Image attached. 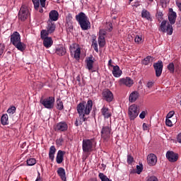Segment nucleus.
<instances>
[{
	"instance_id": "nucleus-7",
	"label": "nucleus",
	"mask_w": 181,
	"mask_h": 181,
	"mask_svg": "<svg viewBox=\"0 0 181 181\" xmlns=\"http://www.w3.org/2000/svg\"><path fill=\"white\" fill-rule=\"evenodd\" d=\"M40 36L46 49H49V47H52V46H53V39H52L51 37H49V35H47L45 31H41Z\"/></svg>"
},
{
	"instance_id": "nucleus-59",
	"label": "nucleus",
	"mask_w": 181,
	"mask_h": 181,
	"mask_svg": "<svg viewBox=\"0 0 181 181\" xmlns=\"http://www.w3.org/2000/svg\"><path fill=\"white\" fill-rule=\"evenodd\" d=\"M149 1H153V0H149Z\"/></svg>"
},
{
	"instance_id": "nucleus-23",
	"label": "nucleus",
	"mask_w": 181,
	"mask_h": 181,
	"mask_svg": "<svg viewBox=\"0 0 181 181\" xmlns=\"http://www.w3.org/2000/svg\"><path fill=\"white\" fill-rule=\"evenodd\" d=\"M138 98H139V93L138 91H133L129 96V103H135Z\"/></svg>"
},
{
	"instance_id": "nucleus-51",
	"label": "nucleus",
	"mask_w": 181,
	"mask_h": 181,
	"mask_svg": "<svg viewBox=\"0 0 181 181\" xmlns=\"http://www.w3.org/2000/svg\"><path fill=\"white\" fill-rule=\"evenodd\" d=\"M99 36H105V31L104 30H100L99 32Z\"/></svg>"
},
{
	"instance_id": "nucleus-5",
	"label": "nucleus",
	"mask_w": 181,
	"mask_h": 181,
	"mask_svg": "<svg viewBox=\"0 0 181 181\" xmlns=\"http://www.w3.org/2000/svg\"><path fill=\"white\" fill-rule=\"evenodd\" d=\"M29 16H30L29 8H28L26 5H23L18 12V19L22 22H24V21H26Z\"/></svg>"
},
{
	"instance_id": "nucleus-11",
	"label": "nucleus",
	"mask_w": 181,
	"mask_h": 181,
	"mask_svg": "<svg viewBox=\"0 0 181 181\" xmlns=\"http://www.w3.org/2000/svg\"><path fill=\"white\" fill-rule=\"evenodd\" d=\"M153 67L156 71V77H160L163 70V62H162L160 60L158 61V62L153 64Z\"/></svg>"
},
{
	"instance_id": "nucleus-2",
	"label": "nucleus",
	"mask_w": 181,
	"mask_h": 181,
	"mask_svg": "<svg viewBox=\"0 0 181 181\" xmlns=\"http://www.w3.org/2000/svg\"><path fill=\"white\" fill-rule=\"evenodd\" d=\"M177 16L176 12L173 11V8H169L168 20L170 24L169 23H168V21H163L161 22L160 30L163 33H167V35H170L173 33V27L172 25H175V23H176Z\"/></svg>"
},
{
	"instance_id": "nucleus-32",
	"label": "nucleus",
	"mask_w": 181,
	"mask_h": 181,
	"mask_svg": "<svg viewBox=\"0 0 181 181\" xmlns=\"http://www.w3.org/2000/svg\"><path fill=\"white\" fill-rule=\"evenodd\" d=\"M135 43H137V45H141V43H144V37L142 35H137L135 36L134 38Z\"/></svg>"
},
{
	"instance_id": "nucleus-55",
	"label": "nucleus",
	"mask_w": 181,
	"mask_h": 181,
	"mask_svg": "<svg viewBox=\"0 0 181 181\" xmlns=\"http://www.w3.org/2000/svg\"><path fill=\"white\" fill-rule=\"evenodd\" d=\"M35 181H40V173H38V175Z\"/></svg>"
},
{
	"instance_id": "nucleus-49",
	"label": "nucleus",
	"mask_w": 181,
	"mask_h": 181,
	"mask_svg": "<svg viewBox=\"0 0 181 181\" xmlns=\"http://www.w3.org/2000/svg\"><path fill=\"white\" fill-rule=\"evenodd\" d=\"M143 129L144 131H148L149 130V127L146 123L143 124Z\"/></svg>"
},
{
	"instance_id": "nucleus-53",
	"label": "nucleus",
	"mask_w": 181,
	"mask_h": 181,
	"mask_svg": "<svg viewBox=\"0 0 181 181\" xmlns=\"http://www.w3.org/2000/svg\"><path fill=\"white\" fill-rule=\"evenodd\" d=\"M108 66L109 67H115V66L112 65V60L110 59L108 62Z\"/></svg>"
},
{
	"instance_id": "nucleus-6",
	"label": "nucleus",
	"mask_w": 181,
	"mask_h": 181,
	"mask_svg": "<svg viewBox=\"0 0 181 181\" xmlns=\"http://www.w3.org/2000/svg\"><path fill=\"white\" fill-rule=\"evenodd\" d=\"M94 148V139H83L82 142V149L85 153L91 152Z\"/></svg>"
},
{
	"instance_id": "nucleus-25",
	"label": "nucleus",
	"mask_w": 181,
	"mask_h": 181,
	"mask_svg": "<svg viewBox=\"0 0 181 181\" xmlns=\"http://www.w3.org/2000/svg\"><path fill=\"white\" fill-rule=\"evenodd\" d=\"M57 173L58 176H59V177L62 179V180H63V181L66 180V170H64V168H59L57 171Z\"/></svg>"
},
{
	"instance_id": "nucleus-44",
	"label": "nucleus",
	"mask_w": 181,
	"mask_h": 181,
	"mask_svg": "<svg viewBox=\"0 0 181 181\" xmlns=\"http://www.w3.org/2000/svg\"><path fill=\"white\" fill-rule=\"evenodd\" d=\"M146 181H158V177L155 176L148 177Z\"/></svg>"
},
{
	"instance_id": "nucleus-58",
	"label": "nucleus",
	"mask_w": 181,
	"mask_h": 181,
	"mask_svg": "<svg viewBox=\"0 0 181 181\" xmlns=\"http://www.w3.org/2000/svg\"><path fill=\"white\" fill-rule=\"evenodd\" d=\"M132 1H134V0H129L130 2H132Z\"/></svg>"
},
{
	"instance_id": "nucleus-57",
	"label": "nucleus",
	"mask_w": 181,
	"mask_h": 181,
	"mask_svg": "<svg viewBox=\"0 0 181 181\" xmlns=\"http://www.w3.org/2000/svg\"><path fill=\"white\" fill-rule=\"evenodd\" d=\"M40 13L43 12V8H41V10H40Z\"/></svg>"
},
{
	"instance_id": "nucleus-52",
	"label": "nucleus",
	"mask_w": 181,
	"mask_h": 181,
	"mask_svg": "<svg viewBox=\"0 0 181 181\" xmlns=\"http://www.w3.org/2000/svg\"><path fill=\"white\" fill-rule=\"evenodd\" d=\"M177 141L179 142V144H181V133L178 134L177 136Z\"/></svg>"
},
{
	"instance_id": "nucleus-20",
	"label": "nucleus",
	"mask_w": 181,
	"mask_h": 181,
	"mask_svg": "<svg viewBox=\"0 0 181 181\" xmlns=\"http://www.w3.org/2000/svg\"><path fill=\"white\" fill-rule=\"evenodd\" d=\"M119 84L127 86V87H131L134 84V81L131 79L129 77H127L125 78H121L119 80Z\"/></svg>"
},
{
	"instance_id": "nucleus-1",
	"label": "nucleus",
	"mask_w": 181,
	"mask_h": 181,
	"mask_svg": "<svg viewBox=\"0 0 181 181\" xmlns=\"http://www.w3.org/2000/svg\"><path fill=\"white\" fill-rule=\"evenodd\" d=\"M93 110V100H89L87 101V103H79L76 107V111L78 114V117L76 119L75 125L78 127V125H83V122L87 121V115H90Z\"/></svg>"
},
{
	"instance_id": "nucleus-40",
	"label": "nucleus",
	"mask_w": 181,
	"mask_h": 181,
	"mask_svg": "<svg viewBox=\"0 0 181 181\" xmlns=\"http://www.w3.org/2000/svg\"><path fill=\"white\" fill-rule=\"evenodd\" d=\"M156 16L158 19V21H162L163 18V13L160 11L157 12Z\"/></svg>"
},
{
	"instance_id": "nucleus-54",
	"label": "nucleus",
	"mask_w": 181,
	"mask_h": 181,
	"mask_svg": "<svg viewBox=\"0 0 181 181\" xmlns=\"http://www.w3.org/2000/svg\"><path fill=\"white\" fill-rule=\"evenodd\" d=\"M71 19H73V17H71V14H69L66 17V20L67 21H71Z\"/></svg>"
},
{
	"instance_id": "nucleus-3",
	"label": "nucleus",
	"mask_w": 181,
	"mask_h": 181,
	"mask_svg": "<svg viewBox=\"0 0 181 181\" xmlns=\"http://www.w3.org/2000/svg\"><path fill=\"white\" fill-rule=\"evenodd\" d=\"M76 19L78 22L82 30H88V29H90L91 23H90V20L86 16V13L83 12L79 13L76 16Z\"/></svg>"
},
{
	"instance_id": "nucleus-24",
	"label": "nucleus",
	"mask_w": 181,
	"mask_h": 181,
	"mask_svg": "<svg viewBox=\"0 0 181 181\" xmlns=\"http://www.w3.org/2000/svg\"><path fill=\"white\" fill-rule=\"evenodd\" d=\"M55 53L58 56H64V54H66V48H64V47L62 45H59L56 47Z\"/></svg>"
},
{
	"instance_id": "nucleus-9",
	"label": "nucleus",
	"mask_w": 181,
	"mask_h": 181,
	"mask_svg": "<svg viewBox=\"0 0 181 181\" xmlns=\"http://www.w3.org/2000/svg\"><path fill=\"white\" fill-rule=\"evenodd\" d=\"M139 115V110H138V105H132L129 107V117L131 121H134L136 117Z\"/></svg>"
},
{
	"instance_id": "nucleus-21",
	"label": "nucleus",
	"mask_w": 181,
	"mask_h": 181,
	"mask_svg": "<svg viewBox=\"0 0 181 181\" xmlns=\"http://www.w3.org/2000/svg\"><path fill=\"white\" fill-rule=\"evenodd\" d=\"M66 154V151H63L62 150H59L57 154V158H56V160H57V163H62L63 162V160H64V155Z\"/></svg>"
},
{
	"instance_id": "nucleus-14",
	"label": "nucleus",
	"mask_w": 181,
	"mask_h": 181,
	"mask_svg": "<svg viewBox=\"0 0 181 181\" xmlns=\"http://www.w3.org/2000/svg\"><path fill=\"white\" fill-rule=\"evenodd\" d=\"M158 163V157L153 153H150L147 156V163L149 166H155Z\"/></svg>"
},
{
	"instance_id": "nucleus-12",
	"label": "nucleus",
	"mask_w": 181,
	"mask_h": 181,
	"mask_svg": "<svg viewBox=\"0 0 181 181\" xmlns=\"http://www.w3.org/2000/svg\"><path fill=\"white\" fill-rule=\"evenodd\" d=\"M102 96L103 100L105 101H107V103H111L114 100V94H112V92L109 89H105L103 90L102 93Z\"/></svg>"
},
{
	"instance_id": "nucleus-45",
	"label": "nucleus",
	"mask_w": 181,
	"mask_h": 181,
	"mask_svg": "<svg viewBox=\"0 0 181 181\" xmlns=\"http://www.w3.org/2000/svg\"><path fill=\"white\" fill-rule=\"evenodd\" d=\"M154 82L153 81H148L146 84V87L148 88H152L153 87Z\"/></svg>"
},
{
	"instance_id": "nucleus-17",
	"label": "nucleus",
	"mask_w": 181,
	"mask_h": 181,
	"mask_svg": "<svg viewBox=\"0 0 181 181\" xmlns=\"http://www.w3.org/2000/svg\"><path fill=\"white\" fill-rule=\"evenodd\" d=\"M32 2L35 11L39 9V6H40V5L42 8H45V6H46V0H32Z\"/></svg>"
},
{
	"instance_id": "nucleus-29",
	"label": "nucleus",
	"mask_w": 181,
	"mask_h": 181,
	"mask_svg": "<svg viewBox=\"0 0 181 181\" xmlns=\"http://www.w3.org/2000/svg\"><path fill=\"white\" fill-rule=\"evenodd\" d=\"M56 153V147L52 146L49 148V158L51 160H54V154Z\"/></svg>"
},
{
	"instance_id": "nucleus-37",
	"label": "nucleus",
	"mask_w": 181,
	"mask_h": 181,
	"mask_svg": "<svg viewBox=\"0 0 181 181\" xmlns=\"http://www.w3.org/2000/svg\"><path fill=\"white\" fill-rule=\"evenodd\" d=\"M92 46L95 50V52H96L97 53H98V44H97V41L93 40Z\"/></svg>"
},
{
	"instance_id": "nucleus-35",
	"label": "nucleus",
	"mask_w": 181,
	"mask_h": 181,
	"mask_svg": "<svg viewBox=\"0 0 181 181\" xmlns=\"http://www.w3.org/2000/svg\"><path fill=\"white\" fill-rule=\"evenodd\" d=\"M27 165H28V166H33L34 165H36V159H35V158L28 159Z\"/></svg>"
},
{
	"instance_id": "nucleus-41",
	"label": "nucleus",
	"mask_w": 181,
	"mask_h": 181,
	"mask_svg": "<svg viewBox=\"0 0 181 181\" xmlns=\"http://www.w3.org/2000/svg\"><path fill=\"white\" fill-rule=\"evenodd\" d=\"M4 52H5V45L4 44H0V56L4 54Z\"/></svg>"
},
{
	"instance_id": "nucleus-39",
	"label": "nucleus",
	"mask_w": 181,
	"mask_h": 181,
	"mask_svg": "<svg viewBox=\"0 0 181 181\" xmlns=\"http://www.w3.org/2000/svg\"><path fill=\"white\" fill-rule=\"evenodd\" d=\"M144 168L142 167V165H137L136 166V173L137 175H141V173H142Z\"/></svg>"
},
{
	"instance_id": "nucleus-42",
	"label": "nucleus",
	"mask_w": 181,
	"mask_h": 181,
	"mask_svg": "<svg viewBox=\"0 0 181 181\" xmlns=\"http://www.w3.org/2000/svg\"><path fill=\"white\" fill-rule=\"evenodd\" d=\"M132 162H134V157H132L131 155H128L127 156V163H129V165H131V163H132Z\"/></svg>"
},
{
	"instance_id": "nucleus-60",
	"label": "nucleus",
	"mask_w": 181,
	"mask_h": 181,
	"mask_svg": "<svg viewBox=\"0 0 181 181\" xmlns=\"http://www.w3.org/2000/svg\"><path fill=\"white\" fill-rule=\"evenodd\" d=\"M57 1H60V0H57Z\"/></svg>"
},
{
	"instance_id": "nucleus-15",
	"label": "nucleus",
	"mask_w": 181,
	"mask_h": 181,
	"mask_svg": "<svg viewBox=\"0 0 181 181\" xmlns=\"http://www.w3.org/2000/svg\"><path fill=\"white\" fill-rule=\"evenodd\" d=\"M67 128H69L67 123L65 122H60L56 124L54 129L59 132H64V131H67Z\"/></svg>"
},
{
	"instance_id": "nucleus-33",
	"label": "nucleus",
	"mask_w": 181,
	"mask_h": 181,
	"mask_svg": "<svg viewBox=\"0 0 181 181\" xmlns=\"http://www.w3.org/2000/svg\"><path fill=\"white\" fill-rule=\"evenodd\" d=\"M8 117L7 114H4L1 116V121L2 125H8Z\"/></svg>"
},
{
	"instance_id": "nucleus-19",
	"label": "nucleus",
	"mask_w": 181,
	"mask_h": 181,
	"mask_svg": "<svg viewBox=\"0 0 181 181\" xmlns=\"http://www.w3.org/2000/svg\"><path fill=\"white\" fill-rule=\"evenodd\" d=\"M49 19L48 21H51V22H56L59 20V12L56 10H52L49 13Z\"/></svg>"
},
{
	"instance_id": "nucleus-4",
	"label": "nucleus",
	"mask_w": 181,
	"mask_h": 181,
	"mask_svg": "<svg viewBox=\"0 0 181 181\" xmlns=\"http://www.w3.org/2000/svg\"><path fill=\"white\" fill-rule=\"evenodd\" d=\"M11 42L18 50L23 52L25 50V44L21 41V34L18 32H14L11 35Z\"/></svg>"
},
{
	"instance_id": "nucleus-18",
	"label": "nucleus",
	"mask_w": 181,
	"mask_h": 181,
	"mask_svg": "<svg viewBox=\"0 0 181 181\" xmlns=\"http://www.w3.org/2000/svg\"><path fill=\"white\" fill-rule=\"evenodd\" d=\"M70 52L71 54H74V57L76 59V60H79L80 54H81V51L79 47L76 48L74 47H71Z\"/></svg>"
},
{
	"instance_id": "nucleus-34",
	"label": "nucleus",
	"mask_w": 181,
	"mask_h": 181,
	"mask_svg": "<svg viewBox=\"0 0 181 181\" xmlns=\"http://www.w3.org/2000/svg\"><path fill=\"white\" fill-rule=\"evenodd\" d=\"M14 112H16V107L15 106H11L7 110V113L9 115H13Z\"/></svg>"
},
{
	"instance_id": "nucleus-30",
	"label": "nucleus",
	"mask_w": 181,
	"mask_h": 181,
	"mask_svg": "<svg viewBox=\"0 0 181 181\" xmlns=\"http://www.w3.org/2000/svg\"><path fill=\"white\" fill-rule=\"evenodd\" d=\"M155 60V58L148 56L146 58H144L143 61V64H145V66H148V64H151Z\"/></svg>"
},
{
	"instance_id": "nucleus-43",
	"label": "nucleus",
	"mask_w": 181,
	"mask_h": 181,
	"mask_svg": "<svg viewBox=\"0 0 181 181\" xmlns=\"http://www.w3.org/2000/svg\"><path fill=\"white\" fill-rule=\"evenodd\" d=\"M165 125H167V127H173V123H172V120L169 119H165Z\"/></svg>"
},
{
	"instance_id": "nucleus-31",
	"label": "nucleus",
	"mask_w": 181,
	"mask_h": 181,
	"mask_svg": "<svg viewBox=\"0 0 181 181\" xmlns=\"http://www.w3.org/2000/svg\"><path fill=\"white\" fill-rule=\"evenodd\" d=\"M98 45L100 47H104L105 45V37H104V35H99Z\"/></svg>"
},
{
	"instance_id": "nucleus-27",
	"label": "nucleus",
	"mask_w": 181,
	"mask_h": 181,
	"mask_svg": "<svg viewBox=\"0 0 181 181\" xmlns=\"http://www.w3.org/2000/svg\"><path fill=\"white\" fill-rule=\"evenodd\" d=\"M141 18H143V19H146L147 21H151L152 19L151 13L145 8L141 11Z\"/></svg>"
},
{
	"instance_id": "nucleus-50",
	"label": "nucleus",
	"mask_w": 181,
	"mask_h": 181,
	"mask_svg": "<svg viewBox=\"0 0 181 181\" xmlns=\"http://www.w3.org/2000/svg\"><path fill=\"white\" fill-rule=\"evenodd\" d=\"M63 144V138H59L57 140V145H62Z\"/></svg>"
},
{
	"instance_id": "nucleus-48",
	"label": "nucleus",
	"mask_w": 181,
	"mask_h": 181,
	"mask_svg": "<svg viewBox=\"0 0 181 181\" xmlns=\"http://www.w3.org/2000/svg\"><path fill=\"white\" fill-rule=\"evenodd\" d=\"M169 3V0H160V4H162L163 6H166Z\"/></svg>"
},
{
	"instance_id": "nucleus-8",
	"label": "nucleus",
	"mask_w": 181,
	"mask_h": 181,
	"mask_svg": "<svg viewBox=\"0 0 181 181\" xmlns=\"http://www.w3.org/2000/svg\"><path fill=\"white\" fill-rule=\"evenodd\" d=\"M40 103L45 108H47V110H52L54 107V98L50 96L45 99H41Z\"/></svg>"
},
{
	"instance_id": "nucleus-56",
	"label": "nucleus",
	"mask_w": 181,
	"mask_h": 181,
	"mask_svg": "<svg viewBox=\"0 0 181 181\" xmlns=\"http://www.w3.org/2000/svg\"><path fill=\"white\" fill-rule=\"evenodd\" d=\"M109 26H110V28H109V30H111L112 29V24L109 23Z\"/></svg>"
},
{
	"instance_id": "nucleus-10",
	"label": "nucleus",
	"mask_w": 181,
	"mask_h": 181,
	"mask_svg": "<svg viewBox=\"0 0 181 181\" xmlns=\"http://www.w3.org/2000/svg\"><path fill=\"white\" fill-rule=\"evenodd\" d=\"M111 136V127L105 126L102 128L101 130V137L104 141H107Z\"/></svg>"
},
{
	"instance_id": "nucleus-46",
	"label": "nucleus",
	"mask_w": 181,
	"mask_h": 181,
	"mask_svg": "<svg viewBox=\"0 0 181 181\" xmlns=\"http://www.w3.org/2000/svg\"><path fill=\"white\" fill-rule=\"evenodd\" d=\"M146 115V112L143 111L140 113L139 118H141V119H144V118H145Z\"/></svg>"
},
{
	"instance_id": "nucleus-28",
	"label": "nucleus",
	"mask_w": 181,
	"mask_h": 181,
	"mask_svg": "<svg viewBox=\"0 0 181 181\" xmlns=\"http://www.w3.org/2000/svg\"><path fill=\"white\" fill-rule=\"evenodd\" d=\"M102 115H103L104 118L108 119L111 117V111L107 107H103L101 109Z\"/></svg>"
},
{
	"instance_id": "nucleus-26",
	"label": "nucleus",
	"mask_w": 181,
	"mask_h": 181,
	"mask_svg": "<svg viewBox=\"0 0 181 181\" xmlns=\"http://www.w3.org/2000/svg\"><path fill=\"white\" fill-rule=\"evenodd\" d=\"M112 74L114 77H116V78L121 77V76H122V71H121V69H119V66H113Z\"/></svg>"
},
{
	"instance_id": "nucleus-16",
	"label": "nucleus",
	"mask_w": 181,
	"mask_h": 181,
	"mask_svg": "<svg viewBox=\"0 0 181 181\" xmlns=\"http://www.w3.org/2000/svg\"><path fill=\"white\" fill-rule=\"evenodd\" d=\"M166 158L169 162H176L179 159V155L173 151H168L166 153Z\"/></svg>"
},
{
	"instance_id": "nucleus-47",
	"label": "nucleus",
	"mask_w": 181,
	"mask_h": 181,
	"mask_svg": "<svg viewBox=\"0 0 181 181\" xmlns=\"http://www.w3.org/2000/svg\"><path fill=\"white\" fill-rule=\"evenodd\" d=\"M173 115H175V112H174V111H170V112H168V114L167 115L166 118H168V119L172 118V117H173Z\"/></svg>"
},
{
	"instance_id": "nucleus-22",
	"label": "nucleus",
	"mask_w": 181,
	"mask_h": 181,
	"mask_svg": "<svg viewBox=\"0 0 181 181\" xmlns=\"http://www.w3.org/2000/svg\"><path fill=\"white\" fill-rule=\"evenodd\" d=\"M94 60L95 59L94 57H93V56L89 57L86 60V69H88L89 71H91V70H93Z\"/></svg>"
},
{
	"instance_id": "nucleus-13",
	"label": "nucleus",
	"mask_w": 181,
	"mask_h": 181,
	"mask_svg": "<svg viewBox=\"0 0 181 181\" xmlns=\"http://www.w3.org/2000/svg\"><path fill=\"white\" fill-rule=\"evenodd\" d=\"M54 30H56V24L52 21H48L46 30H42L41 32H45L47 33L46 35H50L53 33Z\"/></svg>"
},
{
	"instance_id": "nucleus-36",
	"label": "nucleus",
	"mask_w": 181,
	"mask_h": 181,
	"mask_svg": "<svg viewBox=\"0 0 181 181\" xmlns=\"http://www.w3.org/2000/svg\"><path fill=\"white\" fill-rule=\"evenodd\" d=\"M168 69L170 71V73H174V71H175V64H173V63H170L168 66Z\"/></svg>"
},
{
	"instance_id": "nucleus-38",
	"label": "nucleus",
	"mask_w": 181,
	"mask_h": 181,
	"mask_svg": "<svg viewBox=\"0 0 181 181\" xmlns=\"http://www.w3.org/2000/svg\"><path fill=\"white\" fill-rule=\"evenodd\" d=\"M57 110H59V111H62V110H63L64 108L63 102L62 101L58 102L57 104Z\"/></svg>"
}]
</instances>
